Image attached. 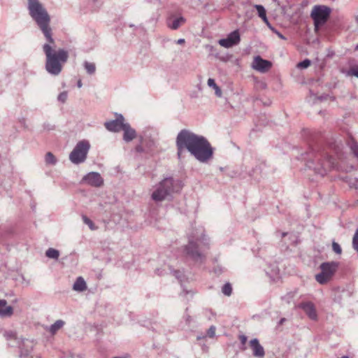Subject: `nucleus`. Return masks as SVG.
<instances>
[{
	"label": "nucleus",
	"mask_w": 358,
	"mask_h": 358,
	"mask_svg": "<svg viewBox=\"0 0 358 358\" xmlns=\"http://www.w3.org/2000/svg\"><path fill=\"white\" fill-rule=\"evenodd\" d=\"M124 120V117L122 115H119L116 120L106 122L104 126L109 131L118 132L122 130L123 126L125 124Z\"/></svg>",
	"instance_id": "obj_11"
},
{
	"label": "nucleus",
	"mask_w": 358,
	"mask_h": 358,
	"mask_svg": "<svg viewBox=\"0 0 358 358\" xmlns=\"http://www.w3.org/2000/svg\"><path fill=\"white\" fill-rule=\"evenodd\" d=\"M222 292L227 296H231L232 293L231 285L229 282L225 283L222 287Z\"/></svg>",
	"instance_id": "obj_25"
},
{
	"label": "nucleus",
	"mask_w": 358,
	"mask_h": 358,
	"mask_svg": "<svg viewBox=\"0 0 358 358\" xmlns=\"http://www.w3.org/2000/svg\"><path fill=\"white\" fill-rule=\"evenodd\" d=\"M177 155L181 158L187 150L196 159L206 163L213 156V148L203 136L197 135L189 130H181L176 138Z\"/></svg>",
	"instance_id": "obj_2"
},
{
	"label": "nucleus",
	"mask_w": 358,
	"mask_h": 358,
	"mask_svg": "<svg viewBox=\"0 0 358 358\" xmlns=\"http://www.w3.org/2000/svg\"><path fill=\"white\" fill-rule=\"evenodd\" d=\"M92 2V8L93 10H96L103 4V0H90Z\"/></svg>",
	"instance_id": "obj_29"
},
{
	"label": "nucleus",
	"mask_w": 358,
	"mask_h": 358,
	"mask_svg": "<svg viewBox=\"0 0 358 358\" xmlns=\"http://www.w3.org/2000/svg\"><path fill=\"white\" fill-rule=\"evenodd\" d=\"M310 60L306 59L297 64V66L300 69H306L310 65Z\"/></svg>",
	"instance_id": "obj_30"
},
{
	"label": "nucleus",
	"mask_w": 358,
	"mask_h": 358,
	"mask_svg": "<svg viewBox=\"0 0 358 358\" xmlns=\"http://www.w3.org/2000/svg\"><path fill=\"white\" fill-rule=\"evenodd\" d=\"M285 320V318H282L280 321V324H282L284 322V321Z\"/></svg>",
	"instance_id": "obj_49"
},
{
	"label": "nucleus",
	"mask_w": 358,
	"mask_h": 358,
	"mask_svg": "<svg viewBox=\"0 0 358 358\" xmlns=\"http://www.w3.org/2000/svg\"><path fill=\"white\" fill-rule=\"evenodd\" d=\"M287 236H289V238L292 240V242H296V236L293 234H289L284 232L282 234V238H285Z\"/></svg>",
	"instance_id": "obj_36"
},
{
	"label": "nucleus",
	"mask_w": 358,
	"mask_h": 358,
	"mask_svg": "<svg viewBox=\"0 0 358 358\" xmlns=\"http://www.w3.org/2000/svg\"><path fill=\"white\" fill-rule=\"evenodd\" d=\"M19 348L20 349V357H27L30 354L33 349V341L28 339H21L20 342L18 341Z\"/></svg>",
	"instance_id": "obj_14"
},
{
	"label": "nucleus",
	"mask_w": 358,
	"mask_h": 358,
	"mask_svg": "<svg viewBox=\"0 0 358 358\" xmlns=\"http://www.w3.org/2000/svg\"><path fill=\"white\" fill-rule=\"evenodd\" d=\"M250 346L252 350V355L257 358H264L265 351L264 348L259 343L257 338H253L250 341Z\"/></svg>",
	"instance_id": "obj_15"
},
{
	"label": "nucleus",
	"mask_w": 358,
	"mask_h": 358,
	"mask_svg": "<svg viewBox=\"0 0 358 358\" xmlns=\"http://www.w3.org/2000/svg\"><path fill=\"white\" fill-rule=\"evenodd\" d=\"M279 270L278 268L272 271V274H269L268 272L266 273L270 275L271 278H275L278 275Z\"/></svg>",
	"instance_id": "obj_44"
},
{
	"label": "nucleus",
	"mask_w": 358,
	"mask_h": 358,
	"mask_svg": "<svg viewBox=\"0 0 358 358\" xmlns=\"http://www.w3.org/2000/svg\"><path fill=\"white\" fill-rule=\"evenodd\" d=\"M27 9L31 17L35 21L49 43L43 45L45 55V70L52 76H58L62 71L63 66L69 59V52L59 48L55 50L51 45H55L50 27V17L39 0H27Z\"/></svg>",
	"instance_id": "obj_1"
},
{
	"label": "nucleus",
	"mask_w": 358,
	"mask_h": 358,
	"mask_svg": "<svg viewBox=\"0 0 358 358\" xmlns=\"http://www.w3.org/2000/svg\"><path fill=\"white\" fill-rule=\"evenodd\" d=\"M241 38L238 30H234L229 34L225 38L219 40L218 43L226 48H231L240 43Z\"/></svg>",
	"instance_id": "obj_9"
},
{
	"label": "nucleus",
	"mask_w": 358,
	"mask_h": 358,
	"mask_svg": "<svg viewBox=\"0 0 358 358\" xmlns=\"http://www.w3.org/2000/svg\"><path fill=\"white\" fill-rule=\"evenodd\" d=\"M4 336H6V338L7 339H11V338L17 339V338L16 336V334L12 331L6 332L4 334Z\"/></svg>",
	"instance_id": "obj_37"
},
{
	"label": "nucleus",
	"mask_w": 358,
	"mask_h": 358,
	"mask_svg": "<svg viewBox=\"0 0 358 358\" xmlns=\"http://www.w3.org/2000/svg\"><path fill=\"white\" fill-rule=\"evenodd\" d=\"M45 255L50 259H58L59 257V250L54 248H49L45 252Z\"/></svg>",
	"instance_id": "obj_23"
},
{
	"label": "nucleus",
	"mask_w": 358,
	"mask_h": 358,
	"mask_svg": "<svg viewBox=\"0 0 358 358\" xmlns=\"http://www.w3.org/2000/svg\"><path fill=\"white\" fill-rule=\"evenodd\" d=\"M347 145L358 161V143L354 138L350 137L347 141Z\"/></svg>",
	"instance_id": "obj_20"
},
{
	"label": "nucleus",
	"mask_w": 358,
	"mask_h": 358,
	"mask_svg": "<svg viewBox=\"0 0 358 358\" xmlns=\"http://www.w3.org/2000/svg\"><path fill=\"white\" fill-rule=\"evenodd\" d=\"M73 289L79 292L87 289V285L83 277L77 278L76 280L73 283Z\"/></svg>",
	"instance_id": "obj_18"
},
{
	"label": "nucleus",
	"mask_w": 358,
	"mask_h": 358,
	"mask_svg": "<svg viewBox=\"0 0 358 358\" xmlns=\"http://www.w3.org/2000/svg\"><path fill=\"white\" fill-rule=\"evenodd\" d=\"M215 327L214 326H211L207 331V335L210 338H213L215 335Z\"/></svg>",
	"instance_id": "obj_38"
},
{
	"label": "nucleus",
	"mask_w": 358,
	"mask_h": 358,
	"mask_svg": "<svg viewBox=\"0 0 358 358\" xmlns=\"http://www.w3.org/2000/svg\"><path fill=\"white\" fill-rule=\"evenodd\" d=\"M332 250H334V252L336 254H338V255H341V252H342V249H341V247L340 246V245L335 242V241H333L332 243Z\"/></svg>",
	"instance_id": "obj_33"
},
{
	"label": "nucleus",
	"mask_w": 358,
	"mask_h": 358,
	"mask_svg": "<svg viewBox=\"0 0 358 358\" xmlns=\"http://www.w3.org/2000/svg\"><path fill=\"white\" fill-rule=\"evenodd\" d=\"M208 85L210 87H213V89L215 88L217 85V84L215 83V81L214 79L213 78H209L208 80Z\"/></svg>",
	"instance_id": "obj_40"
},
{
	"label": "nucleus",
	"mask_w": 358,
	"mask_h": 358,
	"mask_svg": "<svg viewBox=\"0 0 358 358\" xmlns=\"http://www.w3.org/2000/svg\"><path fill=\"white\" fill-rule=\"evenodd\" d=\"M90 144L87 141H79L72 152L70 153L69 159L75 164H79L85 161Z\"/></svg>",
	"instance_id": "obj_7"
},
{
	"label": "nucleus",
	"mask_w": 358,
	"mask_h": 358,
	"mask_svg": "<svg viewBox=\"0 0 358 358\" xmlns=\"http://www.w3.org/2000/svg\"><path fill=\"white\" fill-rule=\"evenodd\" d=\"M173 275L177 278L180 282H182L184 280V275L183 273L179 270H174L173 271Z\"/></svg>",
	"instance_id": "obj_32"
},
{
	"label": "nucleus",
	"mask_w": 358,
	"mask_h": 358,
	"mask_svg": "<svg viewBox=\"0 0 358 358\" xmlns=\"http://www.w3.org/2000/svg\"><path fill=\"white\" fill-rule=\"evenodd\" d=\"M352 248L358 252V228L352 237Z\"/></svg>",
	"instance_id": "obj_28"
},
{
	"label": "nucleus",
	"mask_w": 358,
	"mask_h": 358,
	"mask_svg": "<svg viewBox=\"0 0 358 358\" xmlns=\"http://www.w3.org/2000/svg\"><path fill=\"white\" fill-rule=\"evenodd\" d=\"M185 21H186L185 18L180 16V17L173 19L171 22L169 21L167 24L170 29H171L173 30H176L180 27V25L184 24L185 22Z\"/></svg>",
	"instance_id": "obj_19"
},
{
	"label": "nucleus",
	"mask_w": 358,
	"mask_h": 358,
	"mask_svg": "<svg viewBox=\"0 0 358 358\" xmlns=\"http://www.w3.org/2000/svg\"><path fill=\"white\" fill-rule=\"evenodd\" d=\"M255 8H256L258 13L259 17H261L266 24L269 25V22L266 17V12L264 7L262 5H255Z\"/></svg>",
	"instance_id": "obj_21"
},
{
	"label": "nucleus",
	"mask_w": 358,
	"mask_h": 358,
	"mask_svg": "<svg viewBox=\"0 0 358 358\" xmlns=\"http://www.w3.org/2000/svg\"><path fill=\"white\" fill-rule=\"evenodd\" d=\"M239 340L242 345H245L247 342V336L243 334H241L239 336Z\"/></svg>",
	"instance_id": "obj_43"
},
{
	"label": "nucleus",
	"mask_w": 358,
	"mask_h": 358,
	"mask_svg": "<svg viewBox=\"0 0 358 358\" xmlns=\"http://www.w3.org/2000/svg\"><path fill=\"white\" fill-rule=\"evenodd\" d=\"M331 8L327 6H315L310 14L316 28L326 23L331 14Z\"/></svg>",
	"instance_id": "obj_8"
},
{
	"label": "nucleus",
	"mask_w": 358,
	"mask_h": 358,
	"mask_svg": "<svg viewBox=\"0 0 358 358\" xmlns=\"http://www.w3.org/2000/svg\"><path fill=\"white\" fill-rule=\"evenodd\" d=\"M124 131L123 139L126 142H130L136 136V131L128 123H125L122 129Z\"/></svg>",
	"instance_id": "obj_16"
},
{
	"label": "nucleus",
	"mask_w": 358,
	"mask_h": 358,
	"mask_svg": "<svg viewBox=\"0 0 358 358\" xmlns=\"http://www.w3.org/2000/svg\"><path fill=\"white\" fill-rule=\"evenodd\" d=\"M339 266L337 262H327L320 264L321 272L315 275L316 280L320 284L327 282L336 272Z\"/></svg>",
	"instance_id": "obj_6"
},
{
	"label": "nucleus",
	"mask_w": 358,
	"mask_h": 358,
	"mask_svg": "<svg viewBox=\"0 0 358 358\" xmlns=\"http://www.w3.org/2000/svg\"><path fill=\"white\" fill-rule=\"evenodd\" d=\"M181 188L179 181H175L171 177L166 178L159 183L151 197L156 202L162 201L171 196L172 194L180 191Z\"/></svg>",
	"instance_id": "obj_5"
},
{
	"label": "nucleus",
	"mask_w": 358,
	"mask_h": 358,
	"mask_svg": "<svg viewBox=\"0 0 358 358\" xmlns=\"http://www.w3.org/2000/svg\"><path fill=\"white\" fill-rule=\"evenodd\" d=\"M77 357H78V358H83V357H82L81 355H77Z\"/></svg>",
	"instance_id": "obj_53"
},
{
	"label": "nucleus",
	"mask_w": 358,
	"mask_h": 358,
	"mask_svg": "<svg viewBox=\"0 0 358 358\" xmlns=\"http://www.w3.org/2000/svg\"><path fill=\"white\" fill-rule=\"evenodd\" d=\"M272 66L271 62L264 59L261 56L255 57L252 67L260 73L267 72Z\"/></svg>",
	"instance_id": "obj_10"
},
{
	"label": "nucleus",
	"mask_w": 358,
	"mask_h": 358,
	"mask_svg": "<svg viewBox=\"0 0 358 358\" xmlns=\"http://www.w3.org/2000/svg\"><path fill=\"white\" fill-rule=\"evenodd\" d=\"M77 85H78V87L79 88H80V87H82L83 84H82V81H81L80 80H79L78 81V83H77Z\"/></svg>",
	"instance_id": "obj_46"
},
{
	"label": "nucleus",
	"mask_w": 358,
	"mask_h": 358,
	"mask_svg": "<svg viewBox=\"0 0 358 358\" xmlns=\"http://www.w3.org/2000/svg\"><path fill=\"white\" fill-rule=\"evenodd\" d=\"M184 43H185L184 38H180L176 41V43L180 44V45L183 44Z\"/></svg>",
	"instance_id": "obj_45"
},
{
	"label": "nucleus",
	"mask_w": 358,
	"mask_h": 358,
	"mask_svg": "<svg viewBox=\"0 0 358 358\" xmlns=\"http://www.w3.org/2000/svg\"><path fill=\"white\" fill-rule=\"evenodd\" d=\"M214 90L215 95L217 97H221L222 94L221 89L218 86H217L215 88H214Z\"/></svg>",
	"instance_id": "obj_42"
},
{
	"label": "nucleus",
	"mask_w": 358,
	"mask_h": 358,
	"mask_svg": "<svg viewBox=\"0 0 358 358\" xmlns=\"http://www.w3.org/2000/svg\"><path fill=\"white\" fill-rule=\"evenodd\" d=\"M136 150H137V151H141V147L138 146V147L136 148Z\"/></svg>",
	"instance_id": "obj_51"
},
{
	"label": "nucleus",
	"mask_w": 358,
	"mask_h": 358,
	"mask_svg": "<svg viewBox=\"0 0 358 358\" xmlns=\"http://www.w3.org/2000/svg\"><path fill=\"white\" fill-rule=\"evenodd\" d=\"M64 324V322L63 320H57L54 324H52L50 327V332L52 334H55L59 329H61Z\"/></svg>",
	"instance_id": "obj_22"
},
{
	"label": "nucleus",
	"mask_w": 358,
	"mask_h": 358,
	"mask_svg": "<svg viewBox=\"0 0 358 358\" xmlns=\"http://www.w3.org/2000/svg\"><path fill=\"white\" fill-rule=\"evenodd\" d=\"M287 241H289V242L288 243V244H296V243H297V240L296 241V242H294H294H292V240H291V239H289V238H288V239H287Z\"/></svg>",
	"instance_id": "obj_47"
},
{
	"label": "nucleus",
	"mask_w": 358,
	"mask_h": 358,
	"mask_svg": "<svg viewBox=\"0 0 358 358\" xmlns=\"http://www.w3.org/2000/svg\"><path fill=\"white\" fill-rule=\"evenodd\" d=\"M204 338V336H197V339H198V340H200V339H201V338Z\"/></svg>",
	"instance_id": "obj_52"
},
{
	"label": "nucleus",
	"mask_w": 358,
	"mask_h": 358,
	"mask_svg": "<svg viewBox=\"0 0 358 358\" xmlns=\"http://www.w3.org/2000/svg\"><path fill=\"white\" fill-rule=\"evenodd\" d=\"M355 180H356L357 184H355V186L356 189H358V178H356Z\"/></svg>",
	"instance_id": "obj_48"
},
{
	"label": "nucleus",
	"mask_w": 358,
	"mask_h": 358,
	"mask_svg": "<svg viewBox=\"0 0 358 358\" xmlns=\"http://www.w3.org/2000/svg\"><path fill=\"white\" fill-rule=\"evenodd\" d=\"M278 36H279V37H280V38H283V39L285 38V37H284V36H282V34H278Z\"/></svg>",
	"instance_id": "obj_50"
},
{
	"label": "nucleus",
	"mask_w": 358,
	"mask_h": 358,
	"mask_svg": "<svg viewBox=\"0 0 358 358\" xmlns=\"http://www.w3.org/2000/svg\"><path fill=\"white\" fill-rule=\"evenodd\" d=\"M13 313V308L7 305V301L4 299L0 300V316L10 317Z\"/></svg>",
	"instance_id": "obj_17"
},
{
	"label": "nucleus",
	"mask_w": 358,
	"mask_h": 358,
	"mask_svg": "<svg viewBox=\"0 0 358 358\" xmlns=\"http://www.w3.org/2000/svg\"><path fill=\"white\" fill-rule=\"evenodd\" d=\"M83 180L87 184L94 187H100L102 185L103 180L99 173L90 172L84 176Z\"/></svg>",
	"instance_id": "obj_12"
},
{
	"label": "nucleus",
	"mask_w": 358,
	"mask_h": 358,
	"mask_svg": "<svg viewBox=\"0 0 358 358\" xmlns=\"http://www.w3.org/2000/svg\"><path fill=\"white\" fill-rule=\"evenodd\" d=\"M188 243L183 247L185 257L197 264L205 263L207 250L210 249V239L205 234L204 229L199 227L188 234Z\"/></svg>",
	"instance_id": "obj_3"
},
{
	"label": "nucleus",
	"mask_w": 358,
	"mask_h": 358,
	"mask_svg": "<svg viewBox=\"0 0 358 358\" xmlns=\"http://www.w3.org/2000/svg\"><path fill=\"white\" fill-rule=\"evenodd\" d=\"M348 76H354L358 78V67L351 68L347 73Z\"/></svg>",
	"instance_id": "obj_35"
},
{
	"label": "nucleus",
	"mask_w": 358,
	"mask_h": 358,
	"mask_svg": "<svg viewBox=\"0 0 358 358\" xmlns=\"http://www.w3.org/2000/svg\"><path fill=\"white\" fill-rule=\"evenodd\" d=\"M188 308H186L185 310V315L183 316V318L184 320H185V322L187 325H189V324L191 323L192 322V317L190 315H189L188 314H187V311Z\"/></svg>",
	"instance_id": "obj_39"
},
{
	"label": "nucleus",
	"mask_w": 358,
	"mask_h": 358,
	"mask_svg": "<svg viewBox=\"0 0 358 358\" xmlns=\"http://www.w3.org/2000/svg\"><path fill=\"white\" fill-rule=\"evenodd\" d=\"M82 219L83 222L87 224L91 230H96L97 229V227H96L93 222L86 215H83Z\"/></svg>",
	"instance_id": "obj_26"
},
{
	"label": "nucleus",
	"mask_w": 358,
	"mask_h": 358,
	"mask_svg": "<svg viewBox=\"0 0 358 358\" xmlns=\"http://www.w3.org/2000/svg\"><path fill=\"white\" fill-rule=\"evenodd\" d=\"M308 155V158L306 164L307 168L320 176H325L328 171L336 166V159L322 148H313Z\"/></svg>",
	"instance_id": "obj_4"
},
{
	"label": "nucleus",
	"mask_w": 358,
	"mask_h": 358,
	"mask_svg": "<svg viewBox=\"0 0 358 358\" xmlns=\"http://www.w3.org/2000/svg\"><path fill=\"white\" fill-rule=\"evenodd\" d=\"M296 292H291L287 293L285 296L282 297V300L286 301L287 303H289L291 300L295 296Z\"/></svg>",
	"instance_id": "obj_31"
},
{
	"label": "nucleus",
	"mask_w": 358,
	"mask_h": 358,
	"mask_svg": "<svg viewBox=\"0 0 358 358\" xmlns=\"http://www.w3.org/2000/svg\"><path fill=\"white\" fill-rule=\"evenodd\" d=\"M67 97H68L67 92L64 91V92H61L58 95L57 99L59 101H60L62 103H64L66 101Z\"/></svg>",
	"instance_id": "obj_34"
},
{
	"label": "nucleus",
	"mask_w": 358,
	"mask_h": 358,
	"mask_svg": "<svg viewBox=\"0 0 358 358\" xmlns=\"http://www.w3.org/2000/svg\"><path fill=\"white\" fill-rule=\"evenodd\" d=\"M356 50H358V44L356 45Z\"/></svg>",
	"instance_id": "obj_55"
},
{
	"label": "nucleus",
	"mask_w": 358,
	"mask_h": 358,
	"mask_svg": "<svg viewBox=\"0 0 358 358\" xmlns=\"http://www.w3.org/2000/svg\"><path fill=\"white\" fill-rule=\"evenodd\" d=\"M43 129L48 131L53 130L55 129V126L50 123H45L43 124Z\"/></svg>",
	"instance_id": "obj_41"
},
{
	"label": "nucleus",
	"mask_w": 358,
	"mask_h": 358,
	"mask_svg": "<svg viewBox=\"0 0 358 358\" xmlns=\"http://www.w3.org/2000/svg\"><path fill=\"white\" fill-rule=\"evenodd\" d=\"M45 162L48 164L55 165L57 162V159L53 154L50 152H48L45 155Z\"/></svg>",
	"instance_id": "obj_27"
},
{
	"label": "nucleus",
	"mask_w": 358,
	"mask_h": 358,
	"mask_svg": "<svg viewBox=\"0 0 358 358\" xmlns=\"http://www.w3.org/2000/svg\"><path fill=\"white\" fill-rule=\"evenodd\" d=\"M341 358H348V357H346V356H343V357H342Z\"/></svg>",
	"instance_id": "obj_54"
},
{
	"label": "nucleus",
	"mask_w": 358,
	"mask_h": 358,
	"mask_svg": "<svg viewBox=\"0 0 358 358\" xmlns=\"http://www.w3.org/2000/svg\"><path fill=\"white\" fill-rule=\"evenodd\" d=\"M84 67L87 73H89L90 75H92L95 73L96 66L94 63L88 62L86 61L84 62Z\"/></svg>",
	"instance_id": "obj_24"
},
{
	"label": "nucleus",
	"mask_w": 358,
	"mask_h": 358,
	"mask_svg": "<svg viewBox=\"0 0 358 358\" xmlns=\"http://www.w3.org/2000/svg\"><path fill=\"white\" fill-rule=\"evenodd\" d=\"M299 308H301L306 314L308 316V317L313 320H316L317 318V314L316 312L315 307L312 302L306 301L301 303L299 306Z\"/></svg>",
	"instance_id": "obj_13"
}]
</instances>
